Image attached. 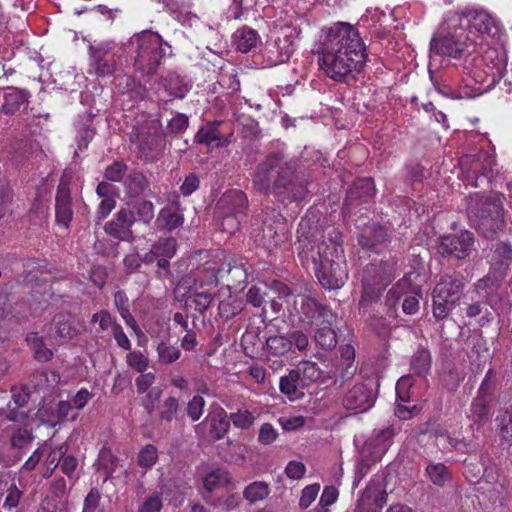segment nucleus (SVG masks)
<instances>
[{
	"instance_id": "obj_34",
	"label": "nucleus",
	"mask_w": 512,
	"mask_h": 512,
	"mask_svg": "<svg viewBox=\"0 0 512 512\" xmlns=\"http://www.w3.org/2000/svg\"><path fill=\"white\" fill-rule=\"evenodd\" d=\"M27 344L33 351L34 357L39 362L49 361L53 353L45 346L44 340L36 332H31L26 337Z\"/></svg>"
},
{
	"instance_id": "obj_46",
	"label": "nucleus",
	"mask_w": 512,
	"mask_h": 512,
	"mask_svg": "<svg viewBox=\"0 0 512 512\" xmlns=\"http://www.w3.org/2000/svg\"><path fill=\"white\" fill-rule=\"evenodd\" d=\"M426 473L435 485L442 486L450 479V474L442 463L428 465Z\"/></svg>"
},
{
	"instance_id": "obj_51",
	"label": "nucleus",
	"mask_w": 512,
	"mask_h": 512,
	"mask_svg": "<svg viewBox=\"0 0 512 512\" xmlns=\"http://www.w3.org/2000/svg\"><path fill=\"white\" fill-rule=\"evenodd\" d=\"M354 71H361L367 61L366 46L361 38L354 33Z\"/></svg>"
},
{
	"instance_id": "obj_42",
	"label": "nucleus",
	"mask_w": 512,
	"mask_h": 512,
	"mask_svg": "<svg viewBox=\"0 0 512 512\" xmlns=\"http://www.w3.org/2000/svg\"><path fill=\"white\" fill-rule=\"evenodd\" d=\"M242 310V302L236 297L229 295L228 298L220 301L218 306L219 316L228 320Z\"/></svg>"
},
{
	"instance_id": "obj_61",
	"label": "nucleus",
	"mask_w": 512,
	"mask_h": 512,
	"mask_svg": "<svg viewBox=\"0 0 512 512\" xmlns=\"http://www.w3.org/2000/svg\"><path fill=\"white\" fill-rule=\"evenodd\" d=\"M419 293H405L402 302L403 312L409 315L415 314L419 309Z\"/></svg>"
},
{
	"instance_id": "obj_21",
	"label": "nucleus",
	"mask_w": 512,
	"mask_h": 512,
	"mask_svg": "<svg viewBox=\"0 0 512 512\" xmlns=\"http://www.w3.org/2000/svg\"><path fill=\"white\" fill-rule=\"evenodd\" d=\"M412 386V380L409 376L401 377L396 384V409L395 415L402 420L411 418L417 413V406H407L409 402V388Z\"/></svg>"
},
{
	"instance_id": "obj_40",
	"label": "nucleus",
	"mask_w": 512,
	"mask_h": 512,
	"mask_svg": "<svg viewBox=\"0 0 512 512\" xmlns=\"http://www.w3.org/2000/svg\"><path fill=\"white\" fill-rule=\"evenodd\" d=\"M190 295L194 308L200 314H203L210 306L213 296L210 291L196 289V287H190Z\"/></svg>"
},
{
	"instance_id": "obj_14",
	"label": "nucleus",
	"mask_w": 512,
	"mask_h": 512,
	"mask_svg": "<svg viewBox=\"0 0 512 512\" xmlns=\"http://www.w3.org/2000/svg\"><path fill=\"white\" fill-rule=\"evenodd\" d=\"M112 42H101L89 47V73L99 77L112 75L117 68Z\"/></svg>"
},
{
	"instance_id": "obj_16",
	"label": "nucleus",
	"mask_w": 512,
	"mask_h": 512,
	"mask_svg": "<svg viewBox=\"0 0 512 512\" xmlns=\"http://www.w3.org/2000/svg\"><path fill=\"white\" fill-rule=\"evenodd\" d=\"M472 245V234L468 231H462L459 234L442 237L439 252L443 255H454L456 258L462 259L469 254Z\"/></svg>"
},
{
	"instance_id": "obj_11",
	"label": "nucleus",
	"mask_w": 512,
	"mask_h": 512,
	"mask_svg": "<svg viewBox=\"0 0 512 512\" xmlns=\"http://www.w3.org/2000/svg\"><path fill=\"white\" fill-rule=\"evenodd\" d=\"M463 287L464 282L459 278L449 275L441 278L433 291V314L437 319L448 316Z\"/></svg>"
},
{
	"instance_id": "obj_53",
	"label": "nucleus",
	"mask_w": 512,
	"mask_h": 512,
	"mask_svg": "<svg viewBox=\"0 0 512 512\" xmlns=\"http://www.w3.org/2000/svg\"><path fill=\"white\" fill-rule=\"evenodd\" d=\"M411 366L413 371L418 375H423L430 369V354L428 351L422 350L417 352L412 359Z\"/></svg>"
},
{
	"instance_id": "obj_50",
	"label": "nucleus",
	"mask_w": 512,
	"mask_h": 512,
	"mask_svg": "<svg viewBox=\"0 0 512 512\" xmlns=\"http://www.w3.org/2000/svg\"><path fill=\"white\" fill-rule=\"evenodd\" d=\"M158 454L155 446L148 444L144 446L138 454V465L142 468L149 469L157 461Z\"/></svg>"
},
{
	"instance_id": "obj_62",
	"label": "nucleus",
	"mask_w": 512,
	"mask_h": 512,
	"mask_svg": "<svg viewBox=\"0 0 512 512\" xmlns=\"http://www.w3.org/2000/svg\"><path fill=\"white\" fill-rule=\"evenodd\" d=\"M188 117L185 114L177 113L167 124L170 133H180L187 129Z\"/></svg>"
},
{
	"instance_id": "obj_39",
	"label": "nucleus",
	"mask_w": 512,
	"mask_h": 512,
	"mask_svg": "<svg viewBox=\"0 0 512 512\" xmlns=\"http://www.w3.org/2000/svg\"><path fill=\"white\" fill-rule=\"evenodd\" d=\"M294 371L301 377V381L305 387L317 381L321 376V371L317 364L310 361L301 362Z\"/></svg>"
},
{
	"instance_id": "obj_13",
	"label": "nucleus",
	"mask_w": 512,
	"mask_h": 512,
	"mask_svg": "<svg viewBox=\"0 0 512 512\" xmlns=\"http://www.w3.org/2000/svg\"><path fill=\"white\" fill-rule=\"evenodd\" d=\"M219 208L224 216L223 229L232 233L238 229L240 221L237 215L244 213L248 207V199L240 190L226 192L218 202Z\"/></svg>"
},
{
	"instance_id": "obj_52",
	"label": "nucleus",
	"mask_w": 512,
	"mask_h": 512,
	"mask_svg": "<svg viewBox=\"0 0 512 512\" xmlns=\"http://www.w3.org/2000/svg\"><path fill=\"white\" fill-rule=\"evenodd\" d=\"M104 229L107 234L116 239L129 242L134 239L132 231L122 228L114 219L106 223Z\"/></svg>"
},
{
	"instance_id": "obj_44",
	"label": "nucleus",
	"mask_w": 512,
	"mask_h": 512,
	"mask_svg": "<svg viewBox=\"0 0 512 512\" xmlns=\"http://www.w3.org/2000/svg\"><path fill=\"white\" fill-rule=\"evenodd\" d=\"M158 359L161 363L171 364L180 358L181 351L178 347L169 345L165 342H160L157 345Z\"/></svg>"
},
{
	"instance_id": "obj_54",
	"label": "nucleus",
	"mask_w": 512,
	"mask_h": 512,
	"mask_svg": "<svg viewBox=\"0 0 512 512\" xmlns=\"http://www.w3.org/2000/svg\"><path fill=\"white\" fill-rule=\"evenodd\" d=\"M268 295V287L265 284L252 286L247 292V302L254 307H260Z\"/></svg>"
},
{
	"instance_id": "obj_36",
	"label": "nucleus",
	"mask_w": 512,
	"mask_h": 512,
	"mask_svg": "<svg viewBox=\"0 0 512 512\" xmlns=\"http://www.w3.org/2000/svg\"><path fill=\"white\" fill-rule=\"evenodd\" d=\"M231 478L225 469H215L209 472L203 480L204 488L207 491H213L219 487L230 484Z\"/></svg>"
},
{
	"instance_id": "obj_5",
	"label": "nucleus",
	"mask_w": 512,
	"mask_h": 512,
	"mask_svg": "<svg viewBox=\"0 0 512 512\" xmlns=\"http://www.w3.org/2000/svg\"><path fill=\"white\" fill-rule=\"evenodd\" d=\"M469 35H464L458 28L444 26L432 37L429 50V73L433 79L434 72L448 66L453 59H460L469 52L472 46Z\"/></svg>"
},
{
	"instance_id": "obj_26",
	"label": "nucleus",
	"mask_w": 512,
	"mask_h": 512,
	"mask_svg": "<svg viewBox=\"0 0 512 512\" xmlns=\"http://www.w3.org/2000/svg\"><path fill=\"white\" fill-rule=\"evenodd\" d=\"M50 331L55 336L65 340L72 339L78 334L75 320L70 314L56 315L52 320Z\"/></svg>"
},
{
	"instance_id": "obj_8",
	"label": "nucleus",
	"mask_w": 512,
	"mask_h": 512,
	"mask_svg": "<svg viewBox=\"0 0 512 512\" xmlns=\"http://www.w3.org/2000/svg\"><path fill=\"white\" fill-rule=\"evenodd\" d=\"M131 140L136 145L138 158L145 162L156 161L165 147L160 120L151 119L138 124L134 128Z\"/></svg>"
},
{
	"instance_id": "obj_57",
	"label": "nucleus",
	"mask_w": 512,
	"mask_h": 512,
	"mask_svg": "<svg viewBox=\"0 0 512 512\" xmlns=\"http://www.w3.org/2000/svg\"><path fill=\"white\" fill-rule=\"evenodd\" d=\"M204 407V398L199 395H196L187 404V415L192 421H197L201 418Z\"/></svg>"
},
{
	"instance_id": "obj_59",
	"label": "nucleus",
	"mask_w": 512,
	"mask_h": 512,
	"mask_svg": "<svg viewBox=\"0 0 512 512\" xmlns=\"http://www.w3.org/2000/svg\"><path fill=\"white\" fill-rule=\"evenodd\" d=\"M320 490L319 484H312L306 486L301 493L299 500V506L302 509L308 508L316 499Z\"/></svg>"
},
{
	"instance_id": "obj_37",
	"label": "nucleus",
	"mask_w": 512,
	"mask_h": 512,
	"mask_svg": "<svg viewBox=\"0 0 512 512\" xmlns=\"http://www.w3.org/2000/svg\"><path fill=\"white\" fill-rule=\"evenodd\" d=\"M387 239V233L382 227H367L359 238V243L364 248H372Z\"/></svg>"
},
{
	"instance_id": "obj_63",
	"label": "nucleus",
	"mask_w": 512,
	"mask_h": 512,
	"mask_svg": "<svg viewBox=\"0 0 512 512\" xmlns=\"http://www.w3.org/2000/svg\"><path fill=\"white\" fill-rule=\"evenodd\" d=\"M99 504L100 493L96 488H92L84 499L82 512H96Z\"/></svg>"
},
{
	"instance_id": "obj_33",
	"label": "nucleus",
	"mask_w": 512,
	"mask_h": 512,
	"mask_svg": "<svg viewBox=\"0 0 512 512\" xmlns=\"http://www.w3.org/2000/svg\"><path fill=\"white\" fill-rule=\"evenodd\" d=\"M163 87L169 95L176 98H183L190 90V86L174 72L163 78Z\"/></svg>"
},
{
	"instance_id": "obj_1",
	"label": "nucleus",
	"mask_w": 512,
	"mask_h": 512,
	"mask_svg": "<svg viewBox=\"0 0 512 512\" xmlns=\"http://www.w3.org/2000/svg\"><path fill=\"white\" fill-rule=\"evenodd\" d=\"M506 65L505 53L496 48H488L479 57H466L455 98L471 99L490 91L504 76Z\"/></svg>"
},
{
	"instance_id": "obj_60",
	"label": "nucleus",
	"mask_w": 512,
	"mask_h": 512,
	"mask_svg": "<svg viewBox=\"0 0 512 512\" xmlns=\"http://www.w3.org/2000/svg\"><path fill=\"white\" fill-rule=\"evenodd\" d=\"M227 274L231 275V282L233 284H240L245 282L247 279V272L242 267V265H231V263H227L222 266Z\"/></svg>"
},
{
	"instance_id": "obj_7",
	"label": "nucleus",
	"mask_w": 512,
	"mask_h": 512,
	"mask_svg": "<svg viewBox=\"0 0 512 512\" xmlns=\"http://www.w3.org/2000/svg\"><path fill=\"white\" fill-rule=\"evenodd\" d=\"M447 26L458 28L464 35H469V43L477 44V38L492 34L497 30L495 18L482 8L468 7L454 13L447 19Z\"/></svg>"
},
{
	"instance_id": "obj_10",
	"label": "nucleus",
	"mask_w": 512,
	"mask_h": 512,
	"mask_svg": "<svg viewBox=\"0 0 512 512\" xmlns=\"http://www.w3.org/2000/svg\"><path fill=\"white\" fill-rule=\"evenodd\" d=\"M293 321L307 324H331L332 311L307 295H297L289 309Z\"/></svg>"
},
{
	"instance_id": "obj_64",
	"label": "nucleus",
	"mask_w": 512,
	"mask_h": 512,
	"mask_svg": "<svg viewBox=\"0 0 512 512\" xmlns=\"http://www.w3.org/2000/svg\"><path fill=\"white\" fill-rule=\"evenodd\" d=\"M161 508V497L154 494L144 501V503L139 507L138 512H160Z\"/></svg>"
},
{
	"instance_id": "obj_18",
	"label": "nucleus",
	"mask_w": 512,
	"mask_h": 512,
	"mask_svg": "<svg viewBox=\"0 0 512 512\" xmlns=\"http://www.w3.org/2000/svg\"><path fill=\"white\" fill-rule=\"evenodd\" d=\"M512 263V246L507 242H500L492 248L490 269L495 274V281L501 282L506 276Z\"/></svg>"
},
{
	"instance_id": "obj_41",
	"label": "nucleus",
	"mask_w": 512,
	"mask_h": 512,
	"mask_svg": "<svg viewBox=\"0 0 512 512\" xmlns=\"http://www.w3.org/2000/svg\"><path fill=\"white\" fill-rule=\"evenodd\" d=\"M130 211L131 214L136 217V222L139 221L144 224H149L154 218V205L147 200L135 203Z\"/></svg>"
},
{
	"instance_id": "obj_23",
	"label": "nucleus",
	"mask_w": 512,
	"mask_h": 512,
	"mask_svg": "<svg viewBox=\"0 0 512 512\" xmlns=\"http://www.w3.org/2000/svg\"><path fill=\"white\" fill-rule=\"evenodd\" d=\"M125 196L135 199L144 196L150 190V181L139 170H131L123 180Z\"/></svg>"
},
{
	"instance_id": "obj_12",
	"label": "nucleus",
	"mask_w": 512,
	"mask_h": 512,
	"mask_svg": "<svg viewBox=\"0 0 512 512\" xmlns=\"http://www.w3.org/2000/svg\"><path fill=\"white\" fill-rule=\"evenodd\" d=\"M505 226L503 202L500 196L486 200L478 216L477 227L486 237L494 236Z\"/></svg>"
},
{
	"instance_id": "obj_47",
	"label": "nucleus",
	"mask_w": 512,
	"mask_h": 512,
	"mask_svg": "<svg viewBox=\"0 0 512 512\" xmlns=\"http://www.w3.org/2000/svg\"><path fill=\"white\" fill-rule=\"evenodd\" d=\"M23 496V492L17 487L15 483L10 484L6 490V496L2 505L5 512H12L15 510Z\"/></svg>"
},
{
	"instance_id": "obj_43",
	"label": "nucleus",
	"mask_w": 512,
	"mask_h": 512,
	"mask_svg": "<svg viewBox=\"0 0 512 512\" xmlns=\"http://www.w3.org/2000/svg\"><path fill=\"white\" fill-rule=\"evenodd\" d=\"M329 325L319 328L315 333L316 343L326 350L334 348L337 344L336 334Z\"/></svg>"
},
{
	"instance_id": "obj_32",
	"label": "nucleus",
	"mask_w": 512,
	"mask_h": 512,
	"mask_svg": "<svg viewBox=\"0 0 512 512\" xmlns=\"http://www.w3.org/2000/svg\"><path fill=\"white\" fill-rule=\"evenodd\" d=\"M233 40L237 50L248 53L256 47L259 36L256 30L244 26L235 31Z\"/></svg>"
},
{
	"instance_id": "obj_56",
	"label": "nucleus",
	"mask_w": 512,
	"mask_h": 512,
	"mask_svg": "<svg viewBox=\"0 0 512 512\" xmlns=\"http://www.w3.org/2000/svg\"><path fill=\"white\" fill-rule=\"evenodd\" d=\"M228 419L232 421L235 427L240 429H248L254 423V416L248 410H238L231 413Z\"/></svg>"
},
{
	"instance_id": "obj_22",
	"label": "nucleus",
	"mask_w": 512,
	"mask_h": 512,
	"mask_svg": "<svg viewBox=\"0 0 512 512\" xmlns=\"http://www.w3.org/2000/svg\"><path fill=\"white\" fill-rule=\"evenodd\" d=\"M487 373L486 378L482 382L478 390L477 397L473 400L470 408V418L475 424L482 425L489 418V406L487 396L490 394V386L488 382Z\"/></svg>"
},
{
	"instance_id": "obj_4",
	"label": "nucleus",
	"mask_w": 512,
	"mask_h": 512,
	"mask_svg": "<svg viewBox=\"0 0 512 512\" xmlns=\"http://www.w3.org/2000/svg\"><path fill=\"white\" fill-rule=\"evenodd\" d=\"M352 28L349 23L339 22L331 27L322 46L320 65L327 75L342 81L352 71Z\"/></svg>"
},
{
	"instance_id": "obj_49",
	"label": "nucleus",
	"mask_w": 512,
	"mask_h": 512,
	"mask_svg": "<svg viewBox=\"0 0 512 512\" xmlns=\"http://www.w3.org/2000/svg\"><path fill=\"white\" fill-rule=\"evenodd\" d=\"M499 431L502 441L512 444V407L508 408L499 418Z\"/></svg>"
},
{
	"instance_id": "obj_15",
	"label": "nucleus",
	"mask_w": 512,
	"mask_h": 512,
	"mask_svg": "<svg viewBox=\"0 0 512 512\" xmlns=\"http://www.w3.org/2000/svg\"><path fill=\"white\" fill-rule=\"evenodd\" d=\"M393 437V430H381L374 440L366 442L360 450V474L364 475L369 465L379 459L388 449Z\"/></svg>"
},
{
	"instance_id": "obj_24",
	"label": "nucleus",
	"mask_w": 512,
	"mask_h": 512,
	"mask_svg": "<svg viewBox=\"0 0 512 512\" xmlns=\"http://www.w3.org/2000/svg\"><path fill=\"white\" fill-rule=\"evenodd\" d=\"M206 421L209 423V433L214 440L222 439L229 430L230 421L227 417L226 411L216 405L212 407Z\"/></svg>"
},
{
	"instance_id": "obj_31",
	"label": "nucleus",
	"mask_w": 512,
	"mask_h": 512,
	"mask_svg": "<svg viewBox=\"0 0 512 512\" xmlns=\"http://www.w3.org/2000/svg\"><path fill=\"white\" fill-rule=\"evenodd\" d=\"M156 225L161 230H174L183 224V216L174 206L162 208L157 216Z\"/></svg>"
},
{
	"instance_id": "obj_27",
	"label": "nucleus",
	"mask_w": 512,
	"mask_h": 512,
	"mask_svg": "<svg viewBox=\"0 0 512 512\" xmlns=\"http://www.w3.org/2000/svg\"><path fill=\"white\" fill-rule=\"evenodd\" d=\"M176 253V239L173 237L159 238L149 252L143 257V262L152 263L158 257L172 258Z\"/></svg>"
},
{
	"instance_id": "obj_20",
	"label": "nucleus",
	"mask_w": 512,
	"mask_h": 512,
	"mask_svg": "<svg viewBox=\"0 0 512 512\" xmlns=\"http://www.w3.org/2000/svg\"><path fill=\"white\" fill-rule=\"evenodd\" d=\"M3 103L1 112L5 115H14L29 104L31 94L26 89L6 87L2 90Z\"/></svg>"
},
{
	"instance_id": "obj_45",
	"label": "nucleus",
	"mask_w": 512,
	"mask_h": 512,
	"mask_svg": "<svg viewBox=\"0 0 512 512\" xmlns=\"http://www.w3.org/2000/svg\"><path fill=\"white\" fill-rule=\"evenodd\" d=\"M33 439L34 436L31 430L27 428L13 429L10 436V444L14 449H22L29 446Z\"/></svg>"
},
{
	"instance_id": "obj_6",
	"label": "nucleus",
	"mask_w": 512,
	"mask_h": 512,
	"mask_svg": "<svg viewBox=\"0 0 512 512\" xmlns=\"http://www.w3.org/2000/svg\"><path fill=\"white\" fill-rule=\"evenodd\" d=\"M164 47L170 48L162 37L152 31L134 34L125 45L127 56L133 67L142 75H153L158 70L165 55Z\"/></svg>"
},
{
	"instance_id": "obj_3",
	"label": "nucleus",
	"mask_w": 512,
	"mask_h": 512,
	"mask_svg": "<svg viewBox=\"0 0 512 512\" xmlns=\"http://www.w3.org/2000/svg\"><path fill=\"white\" fill-rule=\"evenodd\" d=\"M339 236L322 240L316 250L312 247L302 248L298 254L302 262L313 265L315 275L325 289L341 288L348 279V269Z\"/></svg>"
},
{
	"instance_id": "obj_2",
	"label": "nucleus",
	"mask_w": 512,
	"mask_h": 512,
	"mask_svg": "<svg viewBox=\"0 0 512 512\" xmlns=\"http://www.w3.org/2000/svg\"><path fill=\"white\" fill-rule=\"evenodd\" d=\"M296 161L282 153H271L256 167L252 183L254 189L264 194L286 195L290 200H301L306 189L296 184Z\"/></svg>"
},
{
	"instance_id": "obj_19",
	"label": "nucleus",
	"mask_w": 512,
	"mask_h": 512,
	"mask_svg": "<svg viewBox=\"0 0 512 512\" xmlns=\"http://www.w3.org/2000/svg\"><path fill=\"white\" fill-rule=\"evenodd\" d=\"M55 218L59 225L65 228L73 218V203L71 198L70 189L67 182L60 181L55 197Z\"/></svg>"
},
{
	"instance_id": "obj_35",
	"label": "nucleus",
	"mask_w": 512,
	"mask_h": 512,
	"mask_svg": "<svg viewBox=\"0 0 512 512\" xmlns=\"http://www.w3.org/2000/svg\"><path fill=\"white\" fill-rule=\"evenodd\" d=\"M270 488L268 483L264 481H254L245 487L243 497L250 503L255 504L268 497Z\"/></svg>"
},
{
	"instance_id": "obj_9",
	"label": "nucleus",
	"mask_w": 512,
	"mask_h": 512,
	"mask_svg": "<svg viewBox=\"0 0 512 512\" xmlns=\"http://www.w3.org/2000/svg\"><path fill=\"white\" fill-rule=\"evenodd\" d=\"M272 32L275 34L274 39L267 42L264 55L268 65L276 66L287 62L292 56L299 31L290 22L277 20L273 23Z\"/></svg>"
},
{
	"instance_id": "obj_17",
	"label": "nucleus",
	"mask_w": 512,
	"mask_h": 512,
	"mask_svg": "<svg viewBox=\"0 0 512 512\" xmlns=\"http://www.w3.org/2000/svg\"><path fill=\"white\" fill-rule=\"evenodd\" d=\"M377 387L378 381L373 376L354 386V415L364 413L374 406Z\"/></svg>"
},
{
	"instance_id": "obj_48",
	"label": "nucleus",
	"mask_w": 512,
	"mask_h": 512,
	"mask_svg": "<svg viewBox=\"0 0 512 512\" xmlns=\"http://www.w3.org/2000/svg\"><path fill=\"white\" fill-rule=\"evenodd\" d=\"M128 167L122 161H114L112 164L106 167L104 171V178L111 182H123L127 175Z\"/></svg>"
},
{
	"instance_id": "obj_30",
	"label": "nucleus",
	"mask_w": 512,
	"mask_h": 512,
	"mask_svg": "<svg viewBox=\"0 0 512 512\" xmlns=\"http://www.w3.org/2000/svg\"><path fill=\"white\" fill-rule=\"evenodd\" d=\"M292 349V340L285 335L269 336L265 342V352L267 359L271 361V357L280 358L285 356Z\"/></svg>"
},
{
	"instance_id": "obj_55",
	"label": "nucleus",
	"mask_w": 512,
	"mask_h": 512,
	"mask_svg": "<svg viewBox=\"0 0 512 512\" xmlns=\"http://www.w3.org/2000/svg\"><path fill=\"white\" fill-rule=\"evenodd\" d=\"M125 84L127 93L132 99H143L146 93L145 87L138 82L136 79L130 76H124L121 79V83Z\"/></svg>"
},
{
	"instance_id": "obj_28",
	"label": "nucleus",
	"mask_w": 512,
	"mask_h": 512,
	"mask_svg": "<svg viewBox=\"0 0 512 512\" xmlns=\"http://www.w3.org/2000/svg\"><path fill=\"white\" fill-rule=\"evenodd\" d=\"M224 268H218L215 264L206 263V266L199 270L195 276L193 287L210 291L218 285V275L223 272Z\"/></svg>"
},
{
	"instance_id": "obj_58",
	"label": "nucleus",
	"mask_w": 512,
	"mask_h": 512,
	"mask_svg": "<svg viewBox=\"0 0 512 512\" xmlns=\"http://www.w3.org/2000/svg\"><path fill=\"white\" fill-rule=\"evenodd\" d=\"M127 365L136 370L137 372L143 373L148 367V359L139 351H133L126 356Z\"/></svg>"
},
{
	"instance_id": "obj_38",
	"label": "nucleus",
	"mask_w": 512,
	"mask_h": 512,
	"mask_svg": "<svg viewBox=\"0 0 512 512\" xmlns=\"http://www.w3.org/2000/svg\"><path fill=\"white\" fill-rule=\"evenodd\" d=\"M67 450L68 446L64 443L51 448L45 462L46 469L43 473L44 478H49L53 474Z\"/></svg>"
},
{
	"instance_id": "obj_29",
	"label": "nucleus",
	"mask_w": 512,
	"mask_h": 512,
	"mask_svg": "<svg viewBox=\"0 0 512 512\" xmlns=\"http://www.w3.org/2000/svg\"><path fill=\"white\" fill-rule=\"evenodd\" d=\"M303 388H305V386L301 381V377H299L294 370H291L287 375L280 378L279 389L281 393L292 401L300 399L303 396Z\"/></svg>"
},
{
	"instance_id": "obj_25",
	"label": "nucleus",
	"mask_w": 512,
	"mask_h": 512,
	"mask_svg": "<svg viewBox=\"0 0 512 512\" xmlns=\"http://www.w3.org/2000/svg\"><path fill=\"white\" fill-rule=\"evenodd\" d=\"M195 141L217 148L226 147L230 143L229 138L220 133L218 123H208L203 126L195 135Z\"/></svg>"
}]
</instances>
